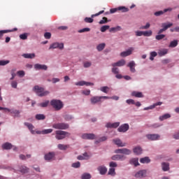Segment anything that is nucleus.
<instances>
[{
	"label": "nucleus",
	"instance_id": "nucleus-1",
	"mask_svg": "<svg viewBox=\"0 0 179 179\" xmlns=\"http://www.w3.org/2000/svg\"><path fill=\"white\" fill-rule=\"evenodd\" d=\"M33 90L39 97H44V96H48L50 94V91H45L43 87L38 85L34 86Z\"/></svg>",
	"mask_w": 179,
	"mask_h": 179
},
{
	"label": "nucleus",
	"instance_id": "nucleus-2",
	"mask_svg": "<svg viewBox=\"0 0 179 179\" xmlns=\"http://www.w3.org/2000/svg\"><path fill=\"white\" fill-rule=\"evenodd\" d=\"M50 106L56 110V111H59L64 107V103H62V101L61 100L58 99H52L50 101Z\"/></svg>",
	"mask_w": 179,
	"mask_h": 179
},
{
	"label": "nucleus",
	"instance_id": "nucleus-3",
	"mask_svg": "<svg viewBox=\"0 0 179 179\" xmlns=\"http://www.w3.org/2000/svg\"><path fill=\"white\" fill-rule=\"evenodd\" d=\"M55 134H56L55 138L58 141L65 139V138H66V135H68L69 136V135H71V134H69V132L61 131V130H57L55 131Z\"/></svg>",
	"mask_w": 179,
	"mask_h": 179
},
{
	"label": "nucleus",
	"instance_id": "nucleus-4",
	"mask_svg": "<svg viewBox=\"0 0 179 179\" xmlns=\"http://www.w3.org/2000/svg\"><path fill=\"white\" fill-rule=\"evenodd\" d=\"M52 128L55 129H68L69 128V124L67 123H55L52 124Z\"/></svg>",
	"mask_w": 179,
	"mask_h": 179
},
{
	"label": "nucleus",
	"instance_id": "nucleus-5",
	"mask_svg": "<svg viewBox=\"0 0 179 179\" xmlns=\"http://www.w3.org/2000/svg\"><path fill=\"white\" fill-rule=\"evenodd\" d=\"M103 12H104V10H101L98 13L92 15L91 17H85V20H84L85 23H93V22L94 20H93V17L100 16V15L103 14Z\"/></svg>",
	"mask_w": 179,
	"mask_h": 179
},
{
	"label": "nucleus",
	"instance_id": "nucleus-6",
	"mask_svg": "<svg viewBox=\"0 0 179 179\" xmlns=\"http://www.w3.org/2000/svg\"><path fill=\"white\" fill-rule=\"evenodd\" d=\"M55 48H59V50H64V43H53L52 44L50 45L49 50H52V49H55Z\"/></svg>",
	"mask_w": 179,
	"mask_h": 179
},
{
	"label": "nucleus",
	"instance_id": "nucleus-7",
	"mask_svg": "<svg viewBox=\"0 0 179 179\" xmlns=\"http://www.w3.org/2000/svg\"><path fill=\"white\" fill-rule=\"evenodd\" d=\"M115 153H120L121 155H131V152L127 148H121L115 150Z\"/></svg>",
	"mask_w": 179,
	"mask_h": 179
},
{
	"label": "nucleus",
	"instance_id": "nucleus-8",
	"mask_svg": "<svg viewBox=\"0 0 179 179\" xmlns=\"http://www.w3.org/2000/svg\"><path fill=\"white\" fill-rule=\"evenodd\" d=\"M34 67L36 71H47V69H48V67L45 64H36Z\"/></svg>",
	"mask_w": 179,
	"mask_h": 179
},
{
	"label": "nucleus",
	"instance_id": "nucleus-9",
	"mask_svg": "<svg viewBox=\"0 0 179 179\" xmlns=\"http://www.w3.org/2000/svg\"><path fill=\"white\" fill-rule=\"evenodd\" d=\"M146 138L148 141H159L160 135L159 134H147Z\"/></svg>",
	"mask_w": 179,
	"mask_h": 179
},
{
	"label": "nucleus",
	"instance_id": "nucleus-10",
	"mask_svg": "<svg viewBox=\"0 0 179 179\" xmlns=\"http://www.w3.org/2000/svg\"><path fill=\"white\" fill-rule=\"evenodd\" d=\"M111 159L112 160H115V161L121 160L122 162L123 160H125L127 159V157L123 155H115L112 156Z\"/></svg>",
	"mask_w": 179,
	"mask_h": 179
},
{
	"label": "nucleus",
	"instance_id": "nucleus-11",
	"mask_svg": "<svg viewBox=\"0 0 179 179\" xmlns=\"http://www.w3.org/2000/svg\"><path fill=\"white\" fill-rule=\"evenodd\" d=\"M134 48H130L129 49H128L126 51L122 52L120 53V56L125 57H128L129 55H132V52L134 51Z\"/></svg>",
	"mask_w": 179,
	"mask_h": 179
},
{
	"label": "nucleus",
	"instance_id": "nucleus-12",
	"mask_svg": "<svg viewBox=\"0 0 179 179\" xmlns=\"http://www.w3.org/2000/svg\"><path fill=\"white\" fill-rule=\"evenodd\" d=\"M12 31H17V28H14L13 29L0 30V40H2L3 34L6 33H12Z\"/></svg>",
	"mask_w": 179,
	"mask_h": 179
},
{
	"label": "nucleus",
	"instance_id": "nucleus-13",
	"mask_svg": "<svg viewBox=\"0 0 179 179\" xmlns=\"http://www.w3.org/2000/svg\"><path fill=\"white\" fill-rule=\"evenodd\" d=\"M113 142L119 148H124V146H127V143H122L120 138L113 139Z\"/></svg>",
	"mask_w": 179,
	"mask_h": 179
},
{
	"label": "nucleus",
	"instance_id": "nucleus-14",
	"mask_svg": "<svg viewBox=\"0 0 179 179\" xmlns=\"http://www.w3.org/2000/svg\"><path fill=\"white\" fill-rule=\"evenodd\" d=\"M128 129H129V124H123L117 129V131L118 132H127Z\"/></svg>",
	"mask_w": 179,
	"mask_h": 179
},
{
	"label": "nucleus",
	"instance_id": "nucleus-15",
	"mask_svg": "<svg viewBox=\"0 0 179 179\" xmlns=\"http://www.w3.org/2000/svg\"><path fill=\"white\" fill-rule=\"evenodd\" d=\"M136 178H143L146 177V170H141L135 174Z\"/></svg>",
	"mask_w": 179,
	"mask_h": 179
},
{
	"label": "nucleus",
	"instance_id": "nucleus-16",
	"mask_svg": "<svg viewBox=\"0 0 179 179\" xmlns=\"http://www.w3.org/2000/svg\"><path fill=\"white\" fill-rule=\"evenodd\" d=\"M55 157V152H48V154L45 155V160H47V162H51L52 159Z\"/></svg>",
	"mask_w": 179,
	"mask_h": 179
},
{
	"label": "nucleus",
	"instance_id": "nucleus-17",
	"mask_svg": "<svg viewBox=\"0 0 179 179\" xmlns=\"http://www.w3.org/2000/svg\"><path fill=\"white\" fill-rule=\"evenodd\" d=\"M3 149H5L6 150H9L10 149H13V150H16V147H14L10 144V143H6L2 145Z\"/></svg>",
	"mask_w": 179,
	"mask_h": 179
},
{
	"label": "nucleus",
	"instance_id": "nucleus-18",
	"mask_svg": "<svg viewBox=\"0 0 179 179\" xmlns=\"http://www.w3.org/2000/svg\"><path fill=\"white\" fill-rule=\"evenodd\" d=\"M76 86H93V83H89V82H86V81H79L78 83H75Z\"/></svg>",
	"mask_w": 179,
	"mask_h": 179
},
{
	"label": "nucleus",
	"instance_id": "nucleus-19",
	"mask_svg": "<svg viewBox=\"0 0 179 179\" xmlns=\"http://www.w3.org/2000/svg\"><path fill=\"white\" fill-rule=\"evenodd\" d=\"M136 64L135 62L131 61L128 64L127 66L129 68H130V71L132 72V73H135V72H136V70L135 69V66H136Z\"/></svg>",
	"mask_w": 179,
	"mask_h": 179
},
{
	"label": "nucleus",
	"instance_id": "nucleus-20",
	"mask_svg": "<svg viewBox=\"0 0 179 179\" xmlns=\"http://www.w3.org/2000/svg\"><path fill=\"white\" fill-rule=\"evenodd\" d=\"M118 127H120V122H118L114 123L108 122L106 124V128H118Z\"/></svg>",
	"mask_w": 179,
	"mask_h": 179
},
{
	"label": "nucleus",
	"instance_id": "nucleus-21",
	"mask_svg": "<svg viewBox=\"0 0 179 179\" xmlns=\"http://www.w3.org/2000/svg\"><path fill=\"white\" fill-rule=\"evenodd\" d=\"M126 62L124 59H121L120 61H118L117 62L115 63H113L111 64L112 66L115 67V66H124V65H125Z\"/></svg>",
	"mask_w": 179,
	"mask_h": 179
},
{
	"label": "nucleus",
	"instance_id": "nucleus-22",
	"mask_svg": "<svg viewBox=\"0 0 179 179\" xmlns=\"http://www.w3.org/2000/svg\"><path fill=\"white\" fill-rule=\"evenodd\" d=\"M83 139H94L96 136L94 134H84L82 135Z\"/></svg>",
	"mask_w": 179,
	"mask_h": 179
},
{
	"label": "nucleus",
	"instance_id": "nucleus-23",
	"mask_svg": "<svg viewBox=\"0 0 179 179\" xmlns=\"http://www.w3.org/2000/svg\"><path fill=\"white\" fill-rule=\"evenodd\" d=\"M98 171L101 176H104L107 173V169L104 166H101L97 168Z\"/></svg>",
	"mask_w": 179,
	"mask_h": 179
},
{
	"label": "nucleus",
	"instance_id": "nucleus-24",
	"mask_svg": "<svg viewBox=\"0 0 179 179\" xmlns=\"http://www.w3.org/2000/svg\"><path fill=\"white\" fill-rule=\"evenodd\" d=\"M92 104H96V103H100L101 101V96H93L90 99Z\"/></svg>",
	"mask_w": 179,
	"mask_h": 179
},
{
	"label": "nucleus",
	"instance_id": "nucleus-25",
	"mask_svg": "<svg viewBox=\"0 0 179 179\" xmlns=\"http://www.w3.org/2000/svg\"><path fill=\"white\" fill-rule=\"evenodd\" d=\"M24 125H26V127H27L28 129H29V131H31V133L32 134H36V131L33 129H34V126H33V124L29 123V122H25Z\"/></svg>",
	"mask_w": 179,
	"mask_h": 179
},
{
	"label": "nucleus",
	"instance_id": "nucleus-26",
	"mask_svg": "<svg viewBox=\"0 0 179 179\" xmlns=\"http://www.w3.org/2000/svg\"><path fill=\"white\" fill-rule=\"evenodd\" d=\"M163 104V102H157L154 103L153 105H151L150 106H148L147 108H145L144 110H153L155 107H157V106H162Z\"/></svg>",
	"mask_w": 179,
	"mask_h": 179
},
{
	"label": "nucleus",
	"instance_id": "nucleus-27",
	"mask_svg": "<svg viewBox=\"0 0 179 179\" xmlns=\"http://www.w3.org/2000/svg\"><path fill=\"white\" fill-rule=\"evenodd\" d=\"M130 164H133V166H135L136 167L137 166H139V159L138 158H132L129 161Z\"/></svg>",
	"mask_w": 179,
	"mask_h": 179
},
{
	"label": "nucleus",
	"instance_id": "nucleus-28",
	"mask_svg": "<svg viewBox=\"0 0 179 179\" xmlns=\"http://www.w3.org/2000/svg\"><path fill=\"white\" fill-rule=\"evenodd\" d=\"M162 167L163 171H169V170H170V164L167 162H163L162 164Z\"/></svg>",
	"mask_w": 179,
	"mask_h": 179
},
{
	"label": "nucleus",
	"instance_id": "nucleus-29",
	"mask_svg": "<svg viewBox=\"0 0 179 179\" xmlns=\"http://www.w3.org/2000/svg\"><path fill=\"white\" fill-rule=\"evenodd\" d=\"M22 57L29 59H33L36 57V55L34 53H25L22 55Z\"/></svg>",
	"mask_w": 179,
	"mask_h": 179
},
{
	"label": "nucleus",
	"instance_id": "nucleus-30",
	"mask_svg": "<svg viewBox=\"0 0 179 179\" xmlns=\"http://www.w3.org/2000/svg\"><path fill=\"white\" fill-rule=\"evenodd\" d=\"M169 10H171V8H166L164 10H159L155 13V16H161V15H163L164 13H166V12H169Z\"/></svg>",
	"mask_w": 179,
	"mask_h": 179
},
{
	"label": "nucleus",
	"instance_id": "nucleus-31",
	"mask_svg": "<svg viewBox=\"0 0 179 179\" xmlns=\"http://www.w3.org/2000/svg\"><path fill=\"white\" fill-rule=\"evenodd\" d=\"M171 26H173V23L169 22V23H162V27L164 29V30L166 31V30H167V29H170V27H171Z\"/></svg>",
	"mask_w": 179,
	"mask_h": 179
},
{
	"label": "nucleus",
	"instance_id": "nucleus-32",
	"mask_svg": "<svg viewBox=\"0 0 179 179\" xmlns=\"http://www.w3.org/2000/svg\"><path fill=\"white\" fill-rule=\"evenodd\" d=\"M133 150L135 155H142V148L139 146L134 148Z\"/></svg>",
	"mask_w": 179,
	"mask_h": 179
},
{
	"label": "nucleus",
	"instance_id": "nucleus-33",
	"mask_svg": "<svg viewBox=\"0 0 179 179\" xmlns=\"http://www.w3.org/2000/svg\"><path fill=\"white\" fill-rule=\"evenodd\" d=\"M57 148L58 149H59V150H66L68 148H69V145H64V144H58Z\"/></svg>",
	"mask_w": 179,
	"mask_h": 179
},
{
	"label": "nucleus",
	"instance_id": "nucleus-34",
	"mask_svg": "<svg viewBox=\"0 0 179 179\" xmlns=\"http://www.w3.org/2000/svg\"><path fill=\"white\" fill-rule=\"evenodd\" d=\"M171 115L169 113H166L162 116L159 117L160 121H164V120H167L169 118H171Z\"/></svg>",
	"mask_w": 179,
	"mask_h": 179
},
{
	"label": "nucleus",
	"instance_id": "nucleus-35",
	"mask_svg": "<svg viewBox=\"0 0 179 179\" xmlns=\"http://www.w3.org/2000/svg\"><path fill=\"white\" fill-rule=\"evenodd\" d=\"M167 52H169V50L167 49H163L158 52V55L159 57H164V55H166V54H167Z\"/></svg>",
	"mask_w": 179,
	"mask_h": 179
},
{
	"label": "nucleus",
	"instance_id": "nucleus-36",
	"mask_svg": "<svg viewBox=\"0 0 179 179\" xmlns=\"http://www.w3.org/2000/svg\"><path fill=\"white\" fill-rule=\"evenodd\" d=\"M152 34H153V32L152 31V30L144 31H143V36H144V37H150Z\"/></svg>",
	"mask_w": 179,
	"mask_h": 179
},
{
	"label": "nucleus",
	"instance_id": "nucleus-37",
	"mask_svg": "<svg viewBox=\"0 0 179 179\" xmlns=\"http://www.w3.org/2000/svg\"><path fill=\"white\" fill-rule=\"evenodd\" d=\"M92 175L89 173H84L81 176V179H91Z\"/></svg>",
	"mask_w": 179,
	"mask_h": 179
},
{
	"label": "nucleus",
	"instance_id": "nucleus-38",
	"mask_svg": "<svg viewBox=\"0 0 179 179\" xmlns=\"http://www.w3.org/2000/svg\"><path fill=\"white\" fill-rule=\"evenodd\" d=\"M131 96H134V97H143V94H142V92H133L131 93Z\"/></svg>",
	"mask_w": 179,
	"mask_h": 179
},
{
	"label": "nucleus",
	"instance_id": "nucleus-39",
	"mask_svg": "<svg viewBox=\"0 0 179 179\" xmlns=\"http://www.w3.org/2000/svg\"><path fill=\"white\" fill-rule=\"evenodd\" d=\"M118 10H121L123 13H125L127 12H129V8L125 7V6H119L117 7Z\"/></svg>",
	"mask_w": 179,
	"mask_h": 179
},
{
	"label": "nucleus",
	"instance_id": "nucleus-40",
	"mask_svg": "<svg viewBox=\"0 0 179 179\" xmlns=\"http://www.w3.org/2000/svg\"><path fill=\"white\" fill-rule=\"evenodd\" d=\"M140 162L143 164H145V163H150V159H149V157H145L140 159Z\"/></svg>",
	"mask_w": 179,
	"mask_h": 179
},
{
	"label": "nucleus",
	"instance_id": "nucleus-41",
	"mask_svg": "<svg viewBox=\"0 0 179 179\" xmlns=\"http://www.w3.org/2000/svg\"><path fill=\"white\" fill-rule=\"evenodd\" d=\"M36 120H38V121L41 120H45V115H44L43 114H37L35 116Z\"/></svg>",
	"mask_w": 179,
	"mask_h": 179
},
{
	"label": "nucleus",
	"instance_id": "nucleus-42",
	"mask_svg": "<svg viewBox=\"0 0 179 179\" xmlns=\"http://www.w3.org/2000/svg\"><path fill=\"white\" fill-rule=\"evenodd\" d=\"M20 173H22V174H26V173L29 171V169H27V167L26 166H22L21 167H20Z\"/></svg>",
	"mask_w": 179,
	"mask_h": 179
},
{
	"label": "nucleus",
	"instance_id": "nucleus-43",
	"mask_svg": "<svg viewBox=\"0 0 179 179\" xmlns=\"http://www.w3.org/2000/svg\"><path fill=\"white\" fill-rule=\"evenodd\" d=\"M105 48H106V43H101V44L97 45L96 50L98 51H103Z\"/></svg>",
	"mask_w": 179,
	"mask_h": 179
},
{
	"label": "nucleus",
	"instance_id": "nucleus-44",
	"mask_svg": "<svg viewBox=\"0 0 179 179\" xmlns=\"http://www.w3.org/2000/svg\"><path fill=\"white\" fill-rule=\"evenodd\" d=\"M99 90H101V92H103V93H108V92L110 91V87H108V86L101 87Z\"/></svg>",
	"mask_w": 179,
	"mask_h": 179
},
{
	"label": "nucleus",
	"instance_id": "nucleus-45",
	"mask_svg": "<svg viewBox=\"0 0 179 179\" xmlns=\"http://www.w3.org/2000/svg\"><path fill=\"white\" fill-rule=\"evenodd\" d=\"M51 132H52V129H47L42 130L41 131V134H42L43 135H47L48 134H51Z\"/></svg>",
	"mask_w": 179,
	"mask_h": 179
},
{
	"label": "nucleus",
	"instance_id": "nucleus-46",
	"mask_svg": "<svg viewBox=\"0 0 179 179\" xmlns=\"http://www.w3.org/2000/svg\"><path fill=\"white\" fill-rule=\"evenodd\" d=\"M121 31V27L117 26L116 27H112L109 29V31L111 33L113 31Z\"/></svg>",
	"mask_w": 179,
	"mask_h": 179
},
{
	"label": "nucleus",
	"instance_id": "nucleus-47",
	"mask_svg": "<svg viewBox=\"0 0 179 179\" xmlns=\"http://www.w3.org/2000/svg\"><path fill=\"white\" fill-rule=\"evenodd\" d=\"M108 29H110L109 25H103L101 27L100 31H101V33H104L106 30H108Z\"/></svg>",
	"mask_w": 179,
	"mask_h": 179
},
{
	"label": "nucleus",
	"instance_id": "nucleus-48",
	"mask_svg": "<svg viewBox=\"0 0 179 179\" xmlns=\"http://www.w3.org/2000/svg\"><path fill=\"white\" fill-rule=\"evenodd\" d=\"M177 45H178V41H173L171 42L169 47H171V48H174V47H177Z\"/></svg>",
	"mask_w": 179,
	"mask_h": 179
},
{
	"label": "nucleus",
	"instance_id": "nucleus-49",
	"mask_svg": "<svg viewBox=\"0 0 179 179\" xmlns=\"http://www.w3.org/2000/svg\"><path fill=\"white\" fill-rule=\"evenodd\" d=\"M11 114H14L15 117H20L19 114H20V111L17 110L13 109L11 110Z\"/></svg>",
	"mask_w": 179,
	"mask_h": 179
},
{
	"label": "nucleus",
	"instance_id": "nucleus-50",
	"mask_svg": "<svg viewBox=\"0 0 179 179\" xmlns=\"http://www.w3.org/2000/svg\"><path fill=\"white\" fill-rule=\"evenodd\" d=\"M108 174L109 176H115V169H114V168H110V169H109V171H108Z\"/></svg>",
	"mask_w": 179,
	"mask_h": 179
},
{
	"label": "nucleus",
	"instance_id": "nucleus-51",
	"mask_svg": "<svg viewBox=\"0 0 179 179\" xmlns=\"http://www.w3.org/2000/svg\"><path fill=\"white\" fill-rule=\"evenodd\" d=\"M106 23H108V20L107 17H103L102 20L99 21V24H106Z\"/></svg>",
	"mask_w": 179,
	"mask_h": 179
},
{
	"label": "nucleus",
	"instance_id": "nucleus-52",
	"mask_svg": "<svg viewBox=\"0 0 179 179\" xmlns=\"http://www.w3.org/2000/svg\"><path fill=\"white\" fill-rule=\"evenodd\" d=\"M9 62V60H0V66H5V65H8Z\"/></svg>",
	"mask_w": 179,
	"mask_h": 179
},
{
	"label": "nucleus",
	"instance_id": "nucleus-53",
	"mask_svg": "<svg viewBox=\"0 0 179 179\" xmlns=\"http://www.w3.org/2000/svg\"><path fill=\"white\" fill-rule=\"evenodd\" d=\"M150 27V24L149 22H147L145 26H142L140 27V30H148Z\"/></svg>",
	"mask_w": 179,
	"mask_h": 179
},
{
	"label": "nucleus",
	"instance_id": "nucleus-54",
	"mask_svg": "<svg viewBox=\"0 0 179 179\" xmlns=\"http://www.w3.org/2000/svg\"><path fill=\"white\" fill-rule=\"evenodd\" d=\"M31 157V155H20V159H21V160H26V159H29Z\"/></svg>",
	"mask_w": 179,
	"mask_h": 179
},
{
	"label": "nucleus",
	"instance_id": "nucleus-55",
	"mask_svg": "<svg viewBox=\"0 0 179 179\" xmlns=\"http://www.w3.org/2000/svg\"><path fill=\"white\" fill-rule=\"evenodd\" d=\"M48 104H50V101H45L43 103H41L39 106L40 107L45 108L48 106Z\"/></svg>",
	"mask_w": 179,
	"mask_h": 179
},
{
	"label": "nucleus",
	"instance_id": "nucleus-56",
	"mask_svg": "<svg viewBox=\"0 0 179 179\" xmlns=\"http://www.w3.org/2000/svg\"><path fill=\"white\" fill-rule=\"evenodd\" d=\"M164 37H166V35L159 34V35H157L155 36V38H156V40L160 41V40H163V38H164Z\"/></svg>",
	"mask_w": 179,
	"mask_h": 179
},
{
	"label": "nucleus",
	"instance_id": "nucleus-57",
	"mask_svg": "<svg viewBox=\"0 0 179 179\" xmlns=\"http://www.w3.org/2000/svg\"><path fill=\"white\" fill-rule=\"evenodd\" d=\"M71 166L74 169H79V167H80V162H77L76 163H73Z\"/></svg>",
	"mask_w": 179,
	"mask_h": 179
},
{
	"label": "nucleus",
	"instance_id": "nucleus-58",
	"mask_svg": "<svg viewBox=\"0 0 179 179\" xmlns=\"http://www.w3.org/2000/svg\"><path fill=\"white\" fill-rule=\"evenodd\" d=\"M112 72L115 75H117V74L120 73V69L115 66V67L112 68Z\"/></svg>",
	"mask_w": 179,
	"mask_h": 179
},
{
	"label": "nucleus",
	"instance_id": "nucleus-59",
	"mask_svg": "<svg viewBox=\"0 0 179 179\" xmlns=\"http://www.w3.org/2000/svg\"><path fill=\"white\" fill-rule=\"evenodd\" d=\"M135 34H136V37H141V36H143V31H135Z\"/></svg>",
	"mask_w": 179,
	"mask_h": 179
},
{
	"label": "nucleus",
	"instance_id": "nucleus-60",
	"mask_svg": "<svg viewBox=\"0 0 179 179\" xmlns=\"http://www.w3.org/2000/svg\"><path fill=\"white\" fill-rule=\"evenodd\" d=\"M86 31H90V28H84L78 30V33H85Z\"/></svg>",
	"mask_w": 179,
	"mask_h": 179
},
{
	"label": "nucleus",
	"instance_id": "nucleus-61",
	"mask_svg": "<svg viewBox=\"0 0 179 179\" xmlns=\"http://www.w3.org/2000/svg\"><path fill=\"white\" fill-rule=\"evenodd\" d=\"M44 37L45 38H46V40H50V38H51V33L50 32L45 33Z\"/></svg>",
	"mask_w": 179,
	"mask_h": 179
},
{
	"label": "nucleus",
	"instance_id": "nucleus-62",
	"mask_svg": "<svg viewBox=\"0 0 179 179\" xmlns=\"http://www.w3.org/2000/svg\"><path fill=\"white\" fill-rule=\"evenodd\" d=\"M90 66H92V62H84V68H90Z\"/></svg>",
	"mask_w": 179,
	"mask_h": 179
},
{
	"label": "nucleus",
	"instance_id": "nucleus-63",
	"mask_svg": "<svg viewBox=\"0 0 179 179\" xmlns=\"http://www.w3.org/2000/svg\"><path fill=\"white\" fill-rule=\"evenodd\" d=\"M21 40H27V34H22L20 35Z\"/></svg>",
	"mask_w": 179,
	"mask_h": 179
},
{
	"label": "nucleus",
	"instance_id": "nucleus-64",
	"mask_svg": "<svg viewBox=\"0 0 179 179\" xmlns=\"http://www.w3.org/2000/svg\"><path fill=\"white\" fill-rule=\"evenodd\" d=\"M126 103H127V104H135V101L134 99H127Z\"/></svg>",
	"mask_w": 179,
	"mask_h": 179
}]
</instances>
